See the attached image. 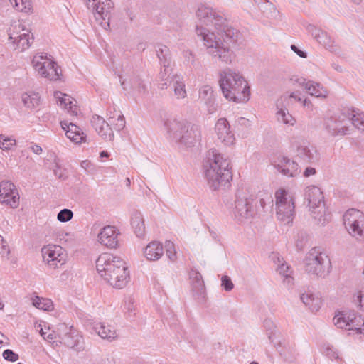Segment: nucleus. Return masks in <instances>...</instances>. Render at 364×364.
Here are the masks:
<instances>
[{
    "label": "nucleus",
    "mask_w": 364,
    "mask_h": 364,
    "mask_svg": "<svg viewBox=\"0 0 364 364\" xmlns=\"http://www.w3.org/2000/svg\"><path fill=\"white\" fill-rule=\"evenodd\" d=\"M91 124L103 139L106 141H112L113 139L114 134L112 128L109 127V121L106 122L102 117L94 114L91 119Z\"/></svg>",
    "instance_id": "obj_24"
},
{
    "label": "nucleus",
    "mask_w": 364,
    "mask_h": 364,
    "mask_svg": "<svg viewBox=\"0 0 364 364\" xmlns=\"http://www.w3.org/2000/svg\"><path fill=\"white\" fill-rule=\"evenodd\" d=\"M301 300L312 312L318 311L321 306V299L318 294L308 290L301 294Z\"/></svg>",
    "instance_id": "obj_29"
},
{
    "label": "nucleus",
    "mask_w": 364,
    "mask_h": 364,
    "mask_svg": "<svg viewBox=\"0 0 364 364\" xmlns=\"http://www.w3.org/2000/svg\"><path fill=\"white\" fill-rule=\"evenodd\" d=\"M264 326L269 340L271 343H274V347L281 355L286 356L287 353L293 352V345L289 343L285 340L275 341L277 327L271 320L266 319L264 322Z\"/></svg>",
    "instance_id": "obj_17"
},
{
    "label": "nucleus",
    "mask_w": 364,
    "mask_h": 364,
    "mask_svg": "<svg viewBox=\"0 0 364 364\" xmlns=\"http://www.w3.org/2000/svg\"><path fill=\"white\" fill-rule=\"evenodd\" d=\"M236 124L237 125H240V126H243V127H247L250 126V122H249V120L245 117H239L237 120H236Z\"/></svg>",
    "instance_id": "obj_55"
},
{
    "label": "nucleus",
    "mask_w": 364,
    "mask_h": 364,
    "mask_svg": "<svg viewBox=\"0 0 364 364\" xmlns=\"http://www.w3.org/2000/svg\"><path fill=\"white\" fill-rule=\"evenodd\" d=\"M183 57L188 61H190L191 60L193 61L192 52L189 50L183 51Z\"/></svg>",
    "instance_id": "obj_60"
},
{
    "label": "nucleus",
    "mask_w": 364,
    "mask_h": 364,
    "mask_svg": "<svg viewBox=\"0 0 364 364\" xmlns=\"http://www.w3.org/2000/svg\"><path fill=\"white\" fill-rule=\"evenodd\" d=\"M21 100L23 105L29 109L37 107L41 103V97L38 92H35L23 93Z\"/></svg>",
    "instance_id": "obj_38"
},
{
    "label": "nucleus",
    "mask_w": 364,
    "mask_h": 364,
    "mask_svg": "<svg viewBox=\"0 0 364 364\" xmlns=\"http://www.w3.org/2000/svg\"><path fill=\"white\" fill-rule=\"evenodd\" d=\"M109 127L112 126L117 131L123 129L125 127V119L119 111H114L107 115Z\"/></svg>",
    "instance_id": "obj_36"
},
{
    "label": "nucleus",
    "mask_w": 364,
    "mask_h": 364,
    "mask_svg": "<svg viewBox=\"0 0 364 364\" xmlns=\"http://www.w3.org/2000/svg\"><path fill=\"white\" fill-rule=\"evenodd\" d=\"M348 123L351 124L357 129L364 132V114L355 112V111L348 112Z\"/></svg>",
    "instance_id": "obj_39"
},
{
    "label": "nucleus",
    "mask_w": 364,
    "mask_h": 364,
    "mask_svg": "<svg viewBox=\"0 0 364 364\" xmlns=\"http://www.w3.org/2000/svg\"><path fill=\"white\" fill-rule=\"evenodd\" d=\"M3 357L5 360L12 362L16 361L18 359V354L10 349H6L4 351Z\"/></svg>",
    "instance_id": "obj_48"
},
{
    "label": "nucleus",
    "mask_w": 364,
    "mask_h": 364,
    "mask_svg": "<svg viewBox=\"0 0 364 364\" xmlns=\"http://www.w3.org/2000/svg\"><path fill=\"white\" fill-rule=\"evenodd\" d=\"M98 274L111 286L122 289L128 282L129 272L125 262L110 253L101 254L96 260Z\"/></svg>",
    "instance_id": "obj_2"
},
{
    "label": "nucleus",
    "mask_w": 364,
    "mask_h": 364,
    "mask_svg": "<svg viewBox=\"0 0 364 364\" xmlns=\"http://www.w3.org/2000/svg\"><path fill=\"white\" fill-rule=\"evenodd\" d=\"M168 50L167 48L164 46V48H160V52L157 51V55L160 60H162V59L166 58V54H164V52H166Z\"/></svg>",
    "instance_id": "obj_61"
},
{
    "label": "nucleus",
    "mask_w": 364,
    "mask_h": 364,
    "mask_svg": "<svg viewBox=\"0 0 364 364\" xmlns=\"http://www.w3.org/2000/svg\"><path fill=\"white\" fill-rule=\"evenodd\" d=\"M295 157L305 164L315 163L318 160L316 149L306 142L296 146Z\"/></svg>",
    "instance_id": "obj_21"
},
{
    "label": "nucleus",
    "mask_w": 364,
    "mask_h": 364,
    "mask_svg": "<svg viewBox=\"0 0 364 364\" xmlns=\"http://www.w3.org/2000/svg\"><path fill=\"white\" fill-rule=\"evenodd\" d=\"M32 304L37 309L44 311H52L53 309V301L47 298L35 296L32 298Z\"/></svg>",
    "instance_id": "obj_40"
},
{
    "label": "nucleus",
    "mask_w": 364,
    "mask_h": 364,
    "mask_svg": "<svg viewBox=\"0 0 364 364\" xmlns=\"http://www.w3.org/2000/svg\"><path fill=\"white\" fill-rule=\"evenodd\" d=\"M289 97H291V98H294L295 99L296 101L298 102H301L303 101V100L296 95V92H292Z\"/></svg>",
    "instance_id": "obj_62"
},
{
    "label": "nucleus",
    "mask_w": 364,
    "mask_h": 364,
    "mask_svg": "<svg viewBox=\"0 0 364 364\" xmlns=\"http://www.w3.org/2000/svg\"><path fill=\"white\" fill-rule=\"evenodd\" d=\"M203 169L207 182L213 190L225 186L232 179L230 161L215 150L209 152Z\"/></svg>",
    "instance_id": "obj_3"
},
{
    "label": "nucleus",
    "mask_w": 364,
    "mask_h": 364,
    "mask_svg": "<svg viewBox=\"0 0 364 364\" xmlns=\"http://www.w3.org/2000/svg\"><path fill=\"white\" fill-rule=\"evenodd\" d=\"M192 291L198 296H204L205 286L200 273H195V276L192 280Z\"/></svg>",
    "instance_id": "obj_41"
},
{
    "label": "nucleus",
    "mask_w": 364,
    "mask_h": 364,
    "mask_svg": "<svg viewBox=\"0 0 364 364\" xmlns=\"http://www.w3.org/2000/svg\"><path fill=\"white\" fill-rule=\"evenodd\" d=\"M32 65L38 74L50 80H58L61 75V69L55 62L43 53L33 56Z\"/></svg>",
    "instance_id": "obj_10"
},
{
    "label": "nucleus",
    "mask_w": 364,
    "mask_h": 364,
    "mask_svg": "<svg viewBox=\"0 0 364 364\" xmlns=\"http://www.w3.org/2000/svg\"><path fill=\"white\" fill-rule=\"evenodd\" d=\"M41 335L43 337L45 340L48 342L51 343L53 344H55L56 346H59V338L58 336L63 333V331H59L58 328H57V331H53L47 334V332L43 331L41 328L40 331Z\"/></svg>",
    "instance_id": "obj_43"
},
{
    "label": "nucleus",
    "mask_w": 364,
    "mask_h": 364,
    "mask_svg": "<svg viewBox=\"0 0 364 364\" xmlns=\"http://www.w3.org/2000/svg\"><path fill=\"white\" fill-rule=\"evenodd\" d=\"M304 199L308 203L311 217L318 225H324L331 220V213L326 207L323 194L318 187L308 186L305 190Z\"/></svg>",
    "instance_id": "obj_7"
},
{
    "label": "nucleus",
    "mask_w": 364,
    "mask_h": 364,
    "mask_svg": "<svg viewBox=\"0 0 364 364\" xmlns=\"http://www.w3.org/2000/svg\"><path fill=\"white\" fill-rule=\"evenodd\" d=\"M166 255L171 261H174L176 259V252L174 250V245L173 242H168L166 244Z\"/></svg>",
    "instance_id": "obj_50"
},
{
    "label": "nucleus",
    "mask_w": 364,
    "mask_h": 364,
    "mask_svg": "<svg viewBox=\"0 0 364 364\" xmlns=\"http://www.w3.org/2000/svg\"><path fill=\"white\" fill-rule=\"evenodd\" d=\"M333 323L339 328L364 334V320L354 311H343L336 314Z\"/></svg>",
    "instance_id": "obj_11"
},
{
    "label": "nucleus",
    "mask_w": 364,
    "mask_h": 364,
    "mask_svg": "<svg viewBox=\"0 0 364 364\" xmlns=\"http://www.w3.org/2000/svg\"><path fill=\"white\" fill-rule=\"evenodd\" d=\"M219 84L226 99L237 103L249 100L250 87L239 72L230 68L225 69L220 74Z\"/></svg>",
    "instance_id": "obj_4"
},
{
    "label": "nucleus",
    "mask_w": 364,
    "mask_h": 364,
    "mask_svg": "<svg viewBox=\"0 0 364 364\" xmlns=\"http://www.w3.org/2000/svg\"><path fill=\"white\" fill-rule=\"evenodd\" d=\"M9 39L14 44V49L23 52L33 42V36L30 30L21 23L11 25L9 30Z\"/></svg>",
    "instance_id": "obj_12"
},
{
    "label": "nucleus",
    "mask_w": 364,
    "mask_h": 364,
    "mask_svg": "<svg viewBox=\"0 0 364 364\" xmlns=\"http://www.w3.org/2000/svg\"><path fill=\"white\" fill-rule=\"evenodd\" d=\"M128 85L135 93H137L140 96H143L146 93V87L144 82L139 77H133L129 80V82L126 80L122 82V86L124 90H127Z\"/></svg>",
    "instance_id": "obj_35"
},
{
    "label": "nucleus",
    "mask_w": 364,
    "mask_h": 364,
    "mask_svg": "<svg viewBox=\"0 0 364 364\" xmlns=\"http://www.w3.org/2000/svg\"><path fill=\"white\" fill-rule=\"evenodd\" d=\"M306 272L312 278H323L328 272L330 260L319 247H314L306 254L304 260Z\"/></svg>",
    "instance_id": "obj_8"
},
{
    "label": "nucleus",
    "mask_w": 364,
    "mask_h": 364,
    "mask_svg": "<svg viewBox=\"0 0 364 364\" xmlns=\"http://www.w3.org/2000/svg\"><path fill=\"white\" fill-rule=\"evenodd\" d=\"M163 254V245L158 241H152L149 243L144 251V255L149 261L159 260Z\"/></svg>",
    "instance_id": "obj_31"
},
{
    "label": "nucleus",
    "mask_w": 364,
    "mask_h": 364,
    "mask_svg": "<svg viewBox=\"0 0 364 364\" xmlns=\"http://www.w3.org/2000/svg\"><path fill=\"white\" fill-rule=\"evenodd\" d=\"M324 128L331 136H343L349 133L350 127L347 113H341L337 116L326 118L324 120Z\"/></svg>",
    "instance_id": "obj_16"
},
{
    "label": "nucleus",
    "mask_w": 364,
    "mask_h": 364,
    "mask_svg": "<svg viewBox=\"0 0 364 364\" xmlns=\"http://www.w3.org/2000/svg\"><path fill=\"white\" fill-rule=\"evenodd\" d=\"M53 172L54 175L60 179H64L65 178L64 171L62 170L57 164H55V168H53Z\"/></svg>",
    "instance_id": "obj_53"
},
{
    "label": "nucleus",
    "mask_w": 364,
    "mask_h": 364,
    "mask_svg": "<svg viewBox=\"0 0 364 364\" xmlns=\"http://www.w3.org/2000/svg\"><path fill=\"white\" fill-rule=\"evenodd\" d=\"M100 157H108L109 154L107 151H103L100 152Z\"/></svg>",
    "instance_id": "obj_64"
},
{
    "label": "nucleus",
    "mask_w": 364,
    "mask_h": 364,
    "mask_svg": "<svg viewBox=\"0 0 364 364\" xmlns=\"http://www.w3.org/2000/svg\"><path fill=\"white\" fill-rule=\"evenodd\" d=\"M314 38L322 46L329 50L333 49V41L328 33L321 29L315 28L312 32Z\"/></svg>",
    "instance_id": "obj_37"
},
{
    "label": "nucleus",
    "mask_w": 364,
    "mask_h": 364,
    "mask_svg": "<svg viewBox=\"0 0 364 364\" xmlns=\"http://www.w3.org/2000/svg\"><path fill=\"white\" fill-rule=\"evenodd\" d=\"M165 127L169 137L186 146H195L201 141V129L198 124L171 119L165 122Z\"/></svg>",
    "instance_id": "obj_6"
},
{
    "label": "nucleus",
    "mask_w": 364,
    "mask_h": 364,
    "mask_svg": "<svg viewBox=\"0 0 364 364\" xmlns=\"http://www.w3.org/2000/svg\"><path fill=\"white\" fill-rule=\"evenodd\" d=\"M97 21L104 28L109 26L110 13L113 8L111 0H84Z\"/></svg>",
    "instance_id": "obj_15"
},
{
    "label": "nucleus",
    "mask_w": 364,
    "mask_h": 364,
    "mask_svg": "<svg viewBox=\"0 0 364 364\" xmlns=\"http://www.w3.org/2000/svg\"><path fill=\"white\" fill-rule=\"evenodd\" d=\"M58 331H63V333L58 336L59 343H63L71 348L77 347L80 341V336L77 334L74 335V333L70 328H68L65 324L62 323L58 325Z\"/></svg>",
    "instance_id": "obj_26"
},
{
    "label": "nucleus",
    "mask_w": 364,
    "mask_h": 364,
    "mask_svg": "<svg viewBox=\"0 0 364 364\" xmlns=\"http://www.w3.org/2000/svg\"><path fill=\"white\" fill-rule=\"evenodd\" d=\"M326 355L328 356L331 359H338V353L335 352L333 348H328L326 350Z\"/></svg>",
    "instance_id": "obj_56"
},
{
    "label": "nucleus",
    "mask_w": 364,
    "mask_h": 364,
    "mask_svg": "<svg viewBox=\"0 0 364 364\" xmlns=\"http://www.w3.org/2000/svg\"><path fill=\"white\" fill-rule=\"evenodd\" d=\"M215 133L218 140L224 146H231L235 144V134L230 129V125L225 118H220L215 125Z\"/></svg>",
    "instance_id": "obj_18"
},
{
    "label": "nucleus",
    "mask_w": 364,
    "mask_h": 364,
    "mask_svg": "<svg viewBox=\"0 0 364 364\" xmlns=\"http://www.w3.org/2000/svg\"><path fill=\"white\" fill-rule=\"evenodd\" d=\"M171 80L174 95L176 99H185L187 96V91L186 89L184 77L181 75L176 74L173 75Z\"/></svg>",
    "instance_id": "obj_32"
},
{
    "label": "nucleus",
    "mask_w": 364,
    "mask_h": 364,
    "mask_svg": "<svg viewBox=\"0 0 364 364\" xmlns=\"http://www.w3.org/2000/svg\"><path fill=\"white\" fill-rule=\"evenodd\" d=\"M43 262L52 269L62 267L67 262L65 250L59 245H48L41 249Z\"/></svg>",
    "instance_id": "obj_14"
},
{
    "label": "nucleus",
    "mask_w": 364,
    "mask_h": 364,
    "mask_svg": "<svg viewBox=\"0 0 364 364\" xmlns=\"http://www.w3.org/2000/svg\"><path fill=\"white\" fill-rule=\"evenodd\" d=\"M16 145V140L4 134H0V149L2 150H10Z\"/></svg>",
    "instance_id": "obj_44"
},
{
    "label": "nucleus",
    "mask_w": 364,
    "mask_h": 364,
    "mask_svg": "<svg viewBox=\"0 0 364 364\" xmlns=\"http://www.w3.org/2000/svg\"><path fill=\"white\" fill-rule=\"evenodd\" d=\"M296 82L305 89V90L311 96L317 98L326 99L328 95V90L319 82L307 80L305 78H299Z\"/></svg>",
    "instance_id": "obj_22"
},
{
    "label": "nucleus",
    "mask_w": 364,
    "mask_h": 364,
    "mask_svg": "<svg viewBox=\"0 0 364 364\" xmlns=\"http://www.w3.org/2000/svg\"><path fill=\"white\" fill-rule=\"evenodd\" d=\"M93 330L101 338L110 342L117 339L118 337L116 328L109 323H96L93 327Z\"/></svg>",
    "instance_id": "obj_28"
},
{
    "label": "nucleus",
    "mask_w": 364,
    "mask_h": 364,
    "mask_svg": "<svg viewBox=\"0 0 364 364\" xmlns=\"http://www.w3.org/2000/svg\"><path fill=\"white\" fill-rule=\"evenodd\" d=\"M278 272L280 274L283 275L284 277H290V274H291V270H290V267H289V265H287V264L285 263H282L281 264L279 267H278Z\"/></svg>",
    "instance_id": "obj_51"
},
{
    "label": "nucleus",
    "mask_w": 364,
    "mask_h": 364,
    "mask_svg": "<svg viewBox=\"0 0 364 364\" xmlns=\"http://www.w3.org/2000/svg\"><path fill=\"white\" fill-rule=\"evenodd\" d=\"M196 16L200 24L196 26V33L202 38L207 53L222 63L231 64L235 54L231 44L237 36L224 14L210 6H198Z\"/></svg>",
    "instance_id": "obj_1"
},
{
    "label": "nucleus",
    "mask_w": 364,
    "mask_h": 364,
    "mask_svg": "<svg viewBox=\"0 0 364 364\" xmlns=\"http://www.w3.org/2000/svg\"><path fill=\"white\" fill-rule=\"evenodd\" d=\"M221 286L226 291H230L234 288V284L230 277L224 275L221 278Z\"/></svg>",
    "instance_id": "obj_47"
},
{
    "label": "nucleus",
    "mask_w": 364,
    "mask_h": 364,
    "mask_svg": "<svg viewBox=\"0 0 364 364\" xmlns=\"http://www.w3.org/2000/svg\"><path fill=\"white\" fill-rule=\"evenodd\" d=\"M199 100L207 105L210 113L215 111L216 108L214 105L215 96L211 86L205 85L200 88Z\"/></svg>",
    "instance_id": "obj_30"
},
{
    "label": "nucleus",
    "mask_w": 364,
    "mask_h": 364,
    "mask_svg": "<svg viewBox=\"0 0 364 364\" xmlns=\"http://www.w3.org/2000/svg\"><path fill=\"white\" fill-rule=\"evenodd\" d=\"M10 253L9 247L7 242L3 238V241L0 240V254L2 256L9 255Z\"/></svg>",
    "instance_id": "obj_52"
},
{
    "label": "nucleus",
    "mask_w": 364,
    "mask_h": 364,
    "mask_svg": "<svg viewBox=\"0 0 364 364\" xmlns=\"http://www.w3.org/2000/svg\"><path fill=\"white\" fill-rule=\"evenodd\" d=\"M61 127L65 131V134L73 142L81 144L86 141V135L82 129L73 123L61 122Z\"/></svg>",
    "instance_id": "obj_27"
},
{
    "label": "nucleus",
    "mask_w": 364,
    "mask_h": 364,
    "mask_svg": "<svg viewBox=\"0 0 364 364\" xmlns=\"http://www.w3.org/2000/svg\"><path fill=\"white\" fill-rule=\"evenodd\" d=\"M274 166L279 173L287 177H296L301 172L298 164L286 156L277 158Z\"/></svg>",
    "instance_id": "obj_23"
},
{
    "label": "nucleus",
    "mask_w": 364,
    "mask_h": 364,
    "mask_svg": "<svg viewBox=\"0 0 364 364\" xmlns=\"http://www.w3.org/2000/svg\"><path fill=\"white\" fill-rule=\"evenodd\" d=\"M276 215L279 220L289 224L294 215V202L292 196L285 190L279 189L275 193Z\"/></svg>",
    "instance_id": "obj_9"
},
{
    "label": "nucleus",
    "mask_w": 364,
    "mask_h": 364,
    "mask_svg": "<svg viewBox=\"0 0 364 364\" xmlns=\"http://www.w3.org/2000/svg\"><path fill=\"white\" fill-rule=\"evenodd\" d=\"M131 225L134 229V233L138 237H144L145 234L144 219L140 212L136 210L132 213Z\"/></svg>",
    "instance_id": "obj_34"
},
{
    "label": "nucleus",
    "mask_w": 364,
    "mask_h": 364,
    "mask_svg": "<svg viewBox=\"0 0 364 364\" xmlns=\"http://www.w3.org/2000/svg\"><path fill=\"white\" fill-rule=\"evenodd\" d=\"M30 149L33 153H35L38 155L41 154L43 151L42 148L39 145L36 144H31Z\"/></svg>",
    "instance_id": "obj_59"
},
{
    "label": "nucleus",
    "mask_w": 364,
    "mask_h": 364,
    "mask_svg": "<svg viewBox=\"0 0 364 364\" xmlns=\"http://www.w3.org/2000/svg\"><path fill=\"white\" fill-rule=\"evenodd\" d=\"M9 1L18 11L27 13L32 9L31 0H9Z\"/></svg>",
    "instance_id": "obj_42"
},
{
    "label": "nucleus",
    "mask_w": 364,
    "mask_h": 364,
    "mask_svg": "<svg viewBox=\"0 0 364 364\" xmlns=\"http://www.w3.org/2000/svg\"><path fill=\"white\" fill-rule=\"evenodd\" d=\"M353 302L361 311H364V287L353 295Z\"/></svg>",
    "instance_id": "obj_45"
},
{
    "label": "nucleus",
    "mask_w": 364,
    "mask_h": 364,
    "mask_svg": "<svg viewBox=\"0 0 364 364\" xmlns=\"http://www.w3.org/2000/svg\"><path fill=\"white\" fill-rule=\"evenodd\" d=\"M266 4L270 11L273 10L274 12L276 11V8L272 3L267 1Z\"/></svg>",
    "instance_id": "obj_63"
},
{
    "label": "nucleus",
    "mask_w": 364,
    "mask_h": 364,
    "mask_svg": "<svg viewBox=\"0 0 364 364\" xmlns=\"http://www.w3.org/2000/svg\"><path fill=\"white\" fill-rule=\"evenodd\" d=\"M273 202L269 193L260 192L258 196L238 193L235 201V217L240 221L250 219L265 212V208Z\"/></svg>",
    "instance_id": "obj_5"
},
{
    "label": "nucleus",
    "mask_w": 364,
    "mask_h": 364,
    "mask_svg": "<svg viewBox=\"0 0 364 364\" xmlns=\"http://www.w3.org/2000/svg\"><path fill=\"white\" fill-rule=\"evenodd\" d=\"M0 202L16 208L19 204V196L15 186L10 181L0 183Z\"/></svg>",
    "instance_id": "obj_19"
},
{
    "label": "nucleus",
    "mask_w": 364,
    "mask_h": 364,
    "mask_svg": "<svg viewBox=\"0 0 364 364\" xmlns=\"http://www.w3.org/2000/svg\"><path fill=\"white\" fill-rule=\"evenodd\" d=\"M348 232L354 237L364 235V213L355 208L348 210L343 216Z\"/></svg>",
    "instance_id": "obj_13"
},
{
    "label": "nucleus",
    "mask_w": 364,
    "mask_h": 364,
    "mask_svg": "<svg viewBox=\"0 0 364 364\" xmlns=\"http://www.w3.org/2000/svg\"><path fill=\"white\" fill-rule=\"evenodd\" d=\"M80 166L87 173H92L95 171V165L89 160H84L80 163Z\"/></svg>",
    "instance_id": "obj_49"
},
{
    "label": "nucleus",
    "mask_w": 364,
    "mask_h": 364,
    "mask_svg": "<svg viewBox=\"0 0 364 364\" xmlns=\"http://www.w3.org/2000/svg\"><path fill=\"white\" fill-rule=\"evenodd\" d=\"M55 97L60 102V106L70 112L72 115H76L77 114V107L73 103V100L71 97L66 94H63L61 92H55L54 94Z\"/></svg>",
    "instance_id": "obj_33"
},
{
    "label": "nucleus",
    "mask_w": 364,
    "mask_h": 364,
    "mask_svg": "<svg viewBox=\"0 0 364 364\" xmlns=\"http://www.w3.org/2000/svg\"><path fill=\"white\" fill-rule=\"evenodd\" d=\"M288 97L282 96L276 102V117L279 122L284 124L293 126L296 123L295 118L289 113L288 109L285 107L284 102L287 100Z\"/></svg>",
    "instance_id": "obj_25"
},
{
    "label": "nucleus",
    "mask_w": 364,
    "mask_h": 364,
    "mask_svg": "<svg viewBox=\"0 0 364 364\" xmlns=\"http://www.w3.org/2000/svg\"><path fill=\"white\" fill-rule=\"evenodd\" d=\"M119 235V230L115 226L107 225L100 230L97 240L102 245L111 249L116 248L118 247Z\"/></svg>",
    "instance_id": "obj_20"
},
{
    "label": "nucleus",
    "mask_w": 364,
    "mask_h": 364,
    "mask_svg": "<svg viewBox=\"0 0 364 364\" xmlns=\"http://www.w3.org/2000/svg\"><path fill=\"white\" fill-rule=\"evenodd\" d=\"M316 169L312 167H307L304 171V176L305 177H309L311 176H313L316 173Z\"/></svg>",
    "instance_id": "obj_58"
},
{
    "label": "nucleus",
    "mask_w": 364,
    "mask_h": 364,
    "mask_svg": "<svg viewBox=\"0 0 364 364\" xmlns=\"http://www.w3.org/2000/svg\"><path fill=\"white\" fill-rule=\"evenodd\" d=\"M73 217V213L70 209H63L61 210L57 215V219L62 223H65L70 221Z\"/></svg>",
    "instance_id": "obj_46"
},
{
    "label": "nucleus",
    "mask_w": 364,
    "mask_h": 364,
    "mask_svg": "<svg viewBox=\"0 0 364 364\" xmlns=\"http://www.w3.org/2000/svg\"><path fill=\"white\" fill-rule=\"evenodd\" d=\"M291 48L299 57L303 58H305L307 57L306 53L304 51H302L300 49H299L295 45H291Z\"/></svg>",
    "instance_id": "obj_54"
},
{
    "label": "nucleus",
    "mask_w": 364,
    "mask_h": 364,
    "mask_svg": "<svg viewBox=\"0 0 364 364\" xmlns=\"http://www.w3.org/2000/svg\"><path fill=\"white\" fill-rule=\"evenodd\" d=\"M302 105L304 107H306V109L310 111H312L314 109V105L312 104L311 100L307 98L303 100Z\"/></svg>",
    "instance_id": "obj_57"
}]
</instances>
